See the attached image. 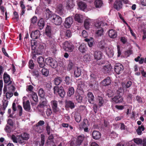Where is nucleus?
<instances>
[{
    "label": "nucleus",
    "instance_id": "1",
    "mask_svg": "<svg viewBox=\"0 0 146 146\" xmlns=\"http://www.w3.org/2000/svg\"><path fill=\"white\" fill-rule=\"evenodd\" d=\"M54 90L55 94L58 93L59 95L62 98L64 96L65 93L62 86L58 87L56 86H55L54 88Z\"/></svg>",
    "mask_w": 146,
    "mask_h": 146
},
{
    "label": "nucleus",
    "instance_id": "2",
    "mask_svg": "<svg viewBox=\"0 0 146 146\" xmlns=\"http://www.w3.org/2000/svg\"><path fill=\"white\" fill-rule=\"evenodd\" d=\"M11 138L14 143H18L21 144L25 143V141L21 135H17L15 136L14 135H12Z\"/></svg>",
    "mask_w": 146,
    "mask_h": 146
},
{
    "label": "nucleus",
    "instance_id": "3",
    "mask_svg": "<svg viewBox=\"0 0 146 146\" xmlns=\"http://www.w3.org/2000/svg\"><path fill=\"white\" fill-rule=\"evenodd\" d=\"M51 20L53 23L56 25H60L62 22V18L56 15H54L51 16Z\"/></svg>",
    "mask_w": 146,
    "mask_h": 146
},
{
    "label": "nucleus",
    "instance_id": "4",
    "mask_svg": "<svg viewBox=\"0 0 146 146\" xmlns=\"http://www.w3.org/2000/svg\"><path fill=\"white\" fill-rule=\"evenodd\" d=\"M46 62L47 65H49L52 68H55L57 66V63L56 61L50 58H46Z\"/></svg>",
    "mask_w": 146,
    "mask_h": 146
},
{
    "label": "nucleus",
    "instance_id": "5",
    "mask_svg": "<svg viewBox=\"0 0 146 146\" xmlns=\"http://www.w3.org/2000/svg\"><path fill=\"white\" fill-rule=\"evenodd\" d=\"M63 45V48L66 51L71 52L74 48V46L67 41L64 42Z\"/></svg>",
    "mask_w": 146,
    "mask_h": 146
},
{
    "label": "nucleus",
    "instance_id": "6",
    "mask_svg": "<svg viewBox=\"0 0 146 146\" xmlns=\"http://www.w3.org/2000/svg\"><path fill=\"white\" fill-rule=\"evenodd\" d=\"M123 70V66L120 63L116 64L114 67L115 72L118 74L121 73Z\"/></svg>",
    "mask_w": 146,
    "mask_h": 146
},
{
    "label": "nucleus",
    "instance_id": "7",
    "mask_svg": "<svg viewBox=\"0 0 146 146\" xmlns=\"http://www.w3.org/2000/svg\"><path fill=\"white\" fill-rule=\"evenodd\" d=\"M50 103L53 111L55 113L58 111L59 109L58 106V102L55 100H53L51 101Z\"/></svg>",
    "mask_w": 146,
    "mask_h": 146
},
{
    "label": "nucleus",
    "instance_id": "8",
    "mask_svg": "<svg viewBox=\"0 0 146 146\" xmlns=\"http://www.w3.org/2000/svg\"><path fill=\"white\" fill-rule=\"evenodd\" d=\"M37 61L38 64L39 68H38L39 70L42 68H43L45 66L44 60L43 58L41 56H40L38 57L37 59Z\"/></svg>",
    "mask_w": 146,
    "mask_h": 146
},
{
    "label": "nucleus",
    "instance_id": "9",
    "mask_svg": "<svg viewBox=\"0 0 146 146\" xmlns=\"http://www.w3.org/2000/svg\"><path fill=\"white\" fill-rule=\"evenodd\" d=\"M73 22V19L71 17L66 18L64 24L65 27L67 28H69Z\"/></svg>",
    "mask_w": 146,
    "mask_h": 146
},
{
    "label": "nucleus",
    "instance_id": "10",
    "mask_svg": "<svg viewBox=\"0 0 146 146\" xmlns=\"http://www.w3.org/2000/svg\"><path fill=\"white\" fill-rule=\"evenodd\" d=\"M114 8L117 11L122 8V4L120 1H116L114 3Z\"/></svg>",
    "mask_w": 146,
    "mask_h": 146
},
{
    "label": "nucleus",
    "instance_id": "11",
    "mask_svg": "<svg viewBox=\"0 0 146 146\" xmlns=\"http://www.w3.org/2000/svg\"><path fill=\"white\" fill-rule=\"evenodd\" d=\"M66 3V7L68 9H70L73 8L75 6L72 0H66L65 1Z\"/></svg>",
    "mask_w": 146,
    "mask_h": 146
},
{
    "label": "nucleus",
    "instance_id": "12",
    "mask_svg": "<svg viewBox=\"0 0 146 146\" xmlns=\"http://www.w3.org/2000/svg\"><path fill=\"white\" fill-rule=\"evenodd\" d=\"M40 35L39 31L38 30H36L31 33V36L33 39H36L39 37Z\"/></svg>",
    "mask_w": 146,
    "mask_h": 146
},
{
    "label": "nucleus",
    "instance_id": "13",
    "mask_svg": "<svg viewBox=\"0 0 146 146\" xmlns=\"http://www.w3.org/2000/svg\"><path fill=\"white\" fill-rule=\"evenodd\" d=\"M47 101L45 98H41V101L38 106L40 108H43L46 106Z\"/></svg>",
    "mask_w": 146,
    "mask_h": 146
},
{
    "label": "nucleus",
    "instance_id": "14",
    "mask_svg": "<svg viewBox=\"0 0 146 146\" xmlns=\"http://www.w3.org/2000/svg\"><path fill=\"white\" fill-rule=\"evenodd\" d=\"M3 79L4 82L5 83H8L9 82V84H12V82L10 81V77L9 76L7 73H5L3 75Z\"/></svg>",
    "mask_w": 146,
    "mask_h": 146
},
{
    "label": "nucleus",
    "instance_id": "15",
    "mask_svg": "<svg viewBox=\"0 0 146 146\" xmlns=\"http://www.w3.org/2000/svg\"><path fill=\"white\" fill-rule=\"evenodd\" d=\"M94 55L95 59L97 60H100L102 56L101 52L99 51L95 52Z\"/></svg>",
    "mask_w": 146,
    "mask_h": 146
},
{
    "label": "nucleus",
    "instance_id": "16",
    "mask_svg": "<svg viewBox=\"0 0 146 146\" xmlns=\"http://www.w3.org/2000/svg\"><path fill=\"white\" fill-rule=\"evenodd\" d=\"M111 67L110 64L105 65L103 67L102 71L104 73H108L111 70Z\"/></svg>",
    "mask_w": 146,
    "mask_h": 146
},
{
    "label": "nucleus",
    "instance_id": "17",
    "mask_svg": "<svg viewBox=\"0 0 146 146\" xmlns=\"http://www.w3.org/2000/svg\"><path fill=\"white\" fill-rule=\"evenodd\" d=\"M23 104L24 109L26 111H29L31 107L29 101L27 100L25 103L23 102Z\"/></svg>",
    "mask_w": 146,
    "mask_h": 146
},
{
    "label": "nucleus",
    "instance_id": "18",
    "mask_svg": "<svg viewBox=\"0 0 146 146\" xmlns=\"http://www.w3.org/2000/svg\"><path fill=\"white\" fill-rule=\"evenodd\" d=\"M117 33L116 31L113 29H111L109 31V35L112 38H115L117 36Z\"/></svg>",
    "mask_w": 146,
    "mask_h": 146
},
{
    "label": "nucleus",
    "instance_id": "19",
    "mask_svg": "<svg viewBox=\"0 0 146 146\" xmlns=\"http://www.w3.org/2000/svg\"><path fill=\"white\" fill-rule=\"evenodd\" d=\"M93 138L95 139H99L101 137V134L98 131H94L92 133Z\"/></svg>",
    "mask_w": 146,
    "mask_h": 146
},
{
    "label": "nucleus",
    "instance_id": "20",
    "mask_svg": "<svg viewBox=\"0 0 146 146\" xmlns=\"http://www.w3.org/2000/svg\"><path fill=\"white\" fill-rule=\"evenodd\" d=\"M88 101L90 104H94V97L92 93L89 92L88 94Z\"/></svg>",
    "mask_w": 146,
    "mask_h": 146
},
{
    "label": "nucleus",
    "instance_id": "21",
    "mask_svg": "<svg viewBox=\"0 0 146 146\" xmlns=\"http://www.w3.org/2000/svg\"><path fill=\"white\" fill-rule=\"evenodd\" d=\"M112 100L116 103H120L122 102L123 99L122 97L119 96H117L114 97Z\"/></svg>",
    "mask_w": 146,
    "mask_h": 146
},
{
    "label": "nucleus",
    "instance_id": "22",
    "mask_svg": "<svg viewBox=\"0 0 146 146\" xmlns=\"http://www.w3.org/2000/svg\"><path fill=\"white\" fill-rule=\"evenodd\" d=\"M132 84V82L130 81H128L125 83L124 82H122L121 86L123 89H125L130 87Z\"/></svg>",
    "mask_w": 146,
    "mask_h": 146
},
{
    "label": "nucleus",
    "instance_id": "23",
    "mask_svg": "<svg viewBox=\"0 0 146 146\" xmlns=\"http://www.w3.org/2000/svg\"><path fill=\"white\" fill-rule=\"evenodd\" d=\"M81 71L80 68L78 67H75L74 75L75 77H78L81 75Z\"/></svg>",
    "mask_w": 146,
    "mask_h": 146
},
{
    "label": "nucleus",
    "instance_id": "24",
    "mask_svg": "<svg viewBox=\"0 0 146 146\" xmlns=\"http://www.w3.org/2000/svg\"><path fill=\"white\" fill-rule=\"evenodd\" d=\"M80 51L82 53H85L87 50V47L84 43H82L79 48Z\"/></svg>",
    "mask_w": 146,
    "mask_h": 146
},
{
    "label": "nucleus",
    "instance_id": "25",
    "mask_svg": "<svg viewBox=\"0 0 146 146\" xmlns=\"http://www.w3.org/2000/svg\"><path fill=\"white\" fill-rule=\"evenodd\" d=\"M84 138L83 135H79L78 136L76 142V145H80L82 143Z\"/></svg>",
    "mask_w": 146,
    "mask_h": 146
},
{
    "label": "nucleus",
    "instance_id": "26",
    "mask_svg": "<svg viewBox=\"0 0 146 146\" xmlns=\"http://www.w3.org/2000/svg\"><path fill=\"white\" fill-rule=\"evenodd\" d=\"M106 24L103 23L102 21L98 20H97L95 24V27L97 28H100L103 26H104Z\"/></svg>",
    "mask_w": 146,
    "mask_h": 146
},
{
    "label": "nucleus",
    "instance_id": "27",
    "mask_svg": "<svg viewBox=\"0 0 146 146\" xmlns=\"http://www.w3.org/2000/svg\"><path fill=\"white\" fill-rule=\"evenodd\" d=\"M91 20L90 19H86L84 21V26L86 29H88L90 27Z\"/></svg>",
    "mask_w": 146,
    "mask_h": 146
},
{
    "label": "nucleus",
    "instance_id": "28",
    "mask_svg": "<svg viewBox=\"0 0 146 146\" xmlns=\"http://www.w3.org/2000/svg\"><path fill=\"white\" fill-rule=\"evenodd\" d=\"M74 18L76 21L81 23L82 22L83 16L81 15L77 14L75 15Z\"/></svg>",
    "mask_w": 146,
    "mask_h": 146
},
{
    "label": "nucleus",
    "instance_id": "29",
    "mask_svg": "<svg viewBox=\"0 0 146 146\" xmlns=\"http://www.w3.org/2000/svg\"><path fill=\"white\" fill-rule=\"evenodd\" d=\"M105 52L109 57H111L113 55V52L112 50L109 47L106 48Z\"/></svg>",
    "mask_w": 146,
    "mask_h": 146
},
{
    "label": "nucleus",
    "instance_id": "30",
    "mask_svg": "<svg viewBox=\"0 0 146 146\" xmlns=\"http://www.w3.org/2000/svg\"><path fill=\"white\" fill-rule=\"evenodd\" d=\"M89 123H88V120L87 119H84V120L83 123L80 125V128L81 129H82L88 127L89 125Z\"/></svg>",
    "mask_w": 146,
    "mask_h": 146
},
{
    "label": "nucleus",
    "instance_id": "31",
    "mask_svg": "<svg viewBox=\"0 0 146 146\" xmlns=\"http://www.w3.org/2000/svg\"><path fill=\"white\" fill-rule=\"evenodd\" d=\"M38 25L40 29H42L44 25V19L41 18L40 19L38 22Z\"/></svg>",
    "mask_w": 146,
    "mask_h": 146
},
{
    "label": "nucleus",
    "instance_id": "32",
    "mask_svg": "<svg viewBox=\"0 0 146 146\" xmlns=\"http://www.w3.org/2000/svg\"><path fill=\"white\" fill-rule=\"evenodd\" d=\"M111 83V80L109 77H108L106 79L104 80L102 82L103 85L105 86L109 85Z\"/></svg>",
    "mask_w": 146,
    "mask_h": 146
},
{
    "label": "nucleus",
    "instance_id": "33",
    "mask_svg": "<svg viewBox=\"0 0 146 146\" xmlns=\"http://www.w3.org/2000/svg\"><path fill=\"white\" fill-rule=\"evenodd\" d=\"M31 44L32 50H34V52H35V50L36 49L37 45V41L34 40H32L31 41Z\"/></svg>",
    "mask_w": 146,
    "mask_h": 146
},
{
    "label": "nucleus",
    "instance_id": "34",
    "mask_svg": "<svg viewBox=\"0 0 146 146\" xmlns=\"http://www.w3.org/2000/svg\"><path fill=\"white\" fill-rule=\"evenodd\" d=\"M94 5L96 8H100L103 5V3L101 0H95Z\"/></svg>",
    "mask_w": 146,
    "mask_h": 146
},
{
    "label": "nucleus",
    "instance_id": "35",
    "mask_svg": "<svg viewBox=\"0 0 146 146\" xmlns=\"http://www.w3.org/2000/svg\"><path fill=\"white\" fill-rule=\"evenodd\" d=\"M66 105L67 107L70 108L71 109H73L75 107V105L74 103L71 101H66Z\"/></svg>",
    "mask_w": 146,
    "mask_h": 146
},
{
    "label": "nucleus",
    "instance_id": "36",
    "mask_svg": "<svg viewBox=\"0 0 146 146\" xmlns=\"http://www.w3.org/2000/svg\"><path fill=\"white\" fill-rule=\"evenodd\" d=\"M78 5L79 8L82 10H84L86 7V3L82 1L78 3Z\"/></svg>",
    "mask_w": 146,
    "mask_h": 146
},
{
    "label": "nucleus",
    "instance_id": "37",
    "mask_svg": "<svg viewBox=\"0 0 146 146\" xmlns=\"http://www.w3.org/2000/svg\"><path fill=\"white\" fill-rule=\"evenodd\" d=\"M49 136L48 138V139L46 143L47 145H50V143L54 142V137L52 134L49 135Z\"/></svg>",
    "mask_w": 146,
    "mask_h": 146
},
{
    "label": "nucleus",
    "instance_id": "38",
    "mask_svg": "<svg viewBox=\"0 0 146 146\" xmlns=\"http://www.w3.org/2000/svg\"><path fill=\"white\" fill-rule=\"evenodd\" d=\"M62 81V78L59 77H57L54 80V83L56 85H59Z\"/></svg>",
    "mask_w": 146,
    "mask_h": 146
},
{
    "label": "nucleus",
    "instance_id": "39",
    "mask_svg": "<svg viewBox=\"0 0 146 146\" xmlns=\"http://www.w3.org/2000/svg\"><path fill=\"white\" fill-rule=\"evenodd\" d=\"M45 34L49 37H50L51 35V30L50 26H47L46 29Z\"/></svg>",
    "mask_w": 146,
    "mask_h": 146
},
{
    "label": "nucleus",
    "instance_id": "40",
    "mask_svg": "<svg viewBox=\"0 0 146 146\" xmlns=\"http://www.w3.org/2000/svg\"><path fill=\"white\" fill-rule=\"evenodd\" d=\"M32 98L36 103H37L38 101V97L37 94L34 92H32L31 94Z\"/></svg>",
    "mask_w": 146,
    "mask_h": 146
},
{
    "label": "nucleus",
    "instance_id": "41",
    "mask_svg": "<svg viewBox=\"0 0 146 146\" xmlns=\"http://www.w3.org/2000/svg\"><path fill=\"white\" fill-rule=\"evenodd\" d=\"M98 85V83L95 81H94L93 82H91L89 84V86L94 89H97Z\"/></svg>",
    "mask_w": 146,
    "mask_h": 146
},
{
    "label": "nucleus",
    "instance_id": "42",
    "mask_svg": "<svg viewBox=\"0 0 146 146\" xmlns=\"http://www.w3.org/2000/svg\"><path fill=\"white\" fill-rule=\"evenodd\" d=\"M145 129V128L143 125H141L139 126L138 129L136 130V132L137 134L140 135L141 134L142 131H143Z\"/></svg>",
    "mask_w": 146,
    "mask_h": 146
},
{
    "label": "nucleus",
    "instance_id": "43",
    "mask_svg": "<svg viewBox=\"0 0 146 146\" xmlns=\"http://www.w3.org/2000/svg\"><path fill=\"white\" fill-rule=\"evenodd\" d=\"M38 95L40 96L41 98H44L45 94V93L43 89L41 88L40 89L38 92Z\"/></svg>",
    "mask_w": 146,
    "mask_h": 146
},
{
    "label": "nucleus",
    "instance_id": "44",
    "mask_svg": "<svg viewBox=\"0 0 146 146\" xmlns=\"http://www.w3.org/2000/svg\"><path fill=\"white\" fill-rule=\"evenodd\" d=\"M91 60L90 56L88 54L85 55L83 57V60L86 62H88Z\"/></svg>",
    "mask_w": 146,
    "mask_h": 146
},
{
    "label": "nucleus",
    "instance_id": "45",
    "mask_svg": "<svg viewBox=\"0 0 146 146\" xmlns=\"http://www.w3.org/2000/svg\"><path fill=\"white\" fill-rule=\"evenodd\" d=\"M75 119L76 121L77 122H79L81 120V116L80 114L78 113H76L74 115Z\"/></svg>",
    "mask_w": 146,
    "mask_h": 146
},
{
    "label": "nucleus",
    "instance_id": "46",
    "mask_svg": "<svg viewBox=\"0 0 146 146\" xmlns=\"http://www.w3.org/2000/svg\"><path fill=\"white\" fill-rule=\"evenodd\" d=\"M105 45L104 40H102L98 42V46L100 48L103 49L104 48Z\"/></svg>",
    "mask_w": 146,
    "mask_h": 146
},
{
    "label": "nucleus",
    "instance_id": "47",
    "mask_svg": "<svg viewBox=\"0 0 146 146\" xmlns=\"http://www.w3.org/2000/svg\"><path fill=\"white\" fill-rule=\"evenodd\" d=\"M42 68V69H41V70L42 75L46 76H47L49 74V72L48 70L45 68L44 67Z\"/></svg>",
    "mask_w": 146,
    "mask_h": 146
},
{
    "label": "nucleus",
    "instance_id": "48",
    "mask_svg": "<svg viewBox=\"0 0 146 146\" xmlns=\"http://www.w3.org/2000/svg\"><path fill=\"white\" fill-rule=\"evenodd\" d=\"M47 42L50 47L55 45L54 40L52 38H49L47 41Z\"/></svg>",
    "mask_w": 146,
    "mask_h": 146
},
{
    "label": "nucleus",
    "instance_id": "49",
    "mask_svg": "<svg viewBox=\"0 0 146 146\" xmlns=\"http://www.w3.org/2000/svg\"><path fill=\"white\" fill-rule=\"evenodd\" d=\"M45 15L47 18L48 19L50 17L51 19V17L52 16V13L48 9H46V10Z\"/></svg>",
    "mask_w": 146,
    "mask_h": 146
},
{
    "label": "nucleus",
    "instance_id": "50",
    "mask_svg": "<svg viewBox=\"0 0 146 146\" xmlns=\"http://www.w3.org/2000/svg\"><path fill=\"white\" fill-rule=\"evenodd\" d=\"M97 99L98 101L99 106L100 107L102 106L104 103V101L103 98L101 97L98 96Z\"/></svg>",
    "mask_w": 146,
    "mask_h": 146
},
{
    "label": "nucleus",
    "instance_id": "51",
    "mask_svg": "<svg viewBox=\"0 0 146 146\" xmlns=\"http://www.w3.org/2000/svg\"><path fill=\"white\" fill-rule=\"evenodd\" d=\"M74 93V90L73 87L69 88L68 92L67 93V95L69 97H70Z\"/></svg>",
    "mask_w": 146,
    "mask_h": 146
},
{
    "label": "nucleus",
    "instance_id": "52",
    "mask_svg": "<svg viewBox=\"0 0 146 146\" xmlns=\"http://www.w3.org/2000/svg\"><path fill=\"white\" fill-rule=\"evenodd\" d=\"M103 30L102 28L97 30L96 32V36H101L103 35Z\"/></svg>",
    "mask_w": 146,
    "mask_h": 146
},
{
    "label": "nucleus",
    "instance_id": "53",
    "mask_svg": "<svg viewBox=\"0 0 146 146\" xmlns=\"http://www.w3.org/2000/svg\"><path fill=\"white\" fill-rule=\"evenodd\" d=\"M57 12L59 14H61L63 12L62 5L61 4L59 5L57 9Z\"/></svg>",
    "mask_w": 146,
    "mask_h": 146
},
{
    "label": "nucleus",
    "instance_id": "54",
    "mask_svg": "<svg viewBox=\"0 0 146 146\" xmlns=\"http://www.w3.org/2000/svg\"><path fill=\"white\" fill-rule=\"evenodd\" d=\"M91 39H89L88 38H86L85 39V41L88 42V44L90 47H92L93 45V40L92 38H91Z\"/></svg>",
    "mask_w": 146,
    "mask_h": 146
},
{
    "label": "nucleus",
    "instance_id": "55",
    "mask_svg": "<svg viewBox=\"0 0 146 146\" xmlns=\"http://www.w3.org/2000/svg\"><path fill=\"white\" fill-rule=\"evenodd\" d=\"M82 99V97L79 94H76V99L78 103L81 102Z\"/></svg>",
    "mask_w": 146,
    "mask_h": 146
},
{
    "label": "nucleus",
    "instance_id": "56",
    "mask_svg": "<svg viewBox=\"0 0 146 146\" xmlns=\"http://www.w3.org/2000/svg\"><path fill=\"white\" fill-rule=\"evenodd\" d=\"M74 65L71 60H69L68 65V69L69 70H71L74 67Z\"/></svg>",
    "mask_w": 146,
    "mask_h": 146
},
{
    "label": "nucleus",
    "instance_id": "57",
    "mask_svg": "<svg viewBox=\"0 0 146 146\" xmlns=\"http://www.w3.org/2000/svg\"><path fill=\"white\" fill-rule=\"evenodd\" d=\"M134 142L137 144H141L142 143V140L139 138H134L133 139Z\"/></svg>",
    "mask_w": 146,
    "mask_h": 146
},
{
    "label": "nucleus",
    "instance_id": "58",
    "mask_svg": "<svg viewBox=\"0 0 146 146\" xmlns=\"http://www.w3.org/2000/svg\"><path fill=\"white\" fill-rule=\"evenodd\" d=\"M45 141V136L44 135H41V140L40 144L39 146H43Z\"/></svg>",
    "mask_w": 146,
    "mask_h": 146
},
{
    "label": "nucleus",
    "instance_id": "59",
    "mask_svg": "<svg viewBox=\"0 0 146 146\" xmlns=\"http://www.w3.org/2000/svg\"><path fill=\"white\" fill-rule=\"evenodd\" d=\"M65 35L67 38L70 37L72 35L71 33L69 30H67L64 32Z\"/></svg>",
    "mask_w": 146,
    "mask_h": 146
},
{
    "label": "nucleus",
    "instance_id": "60",
    "mask_svg": "<svg viewBox=\"0 0 146 146\" xmlns=\"http://www.w3.org/2000/svg\"><path fill=\"white\" fill-rule=\"evenodd\" d=\"M33 87L31 85H29L27 86V88L26 90L27 91H29L31 93H32L33 89Z\"/></svg>",
    "mask_w": 146,
    "mask_h": 146
},
{
    "label": "nucleus",
    "instance_id": "61",
    "mask_svg": "<svg viewBox=\"0 0 146 146\" xmlns=\"http://www.w3.org/2000/svg\"><path fill=\"white\" fill-rule=\"evenodd\" d=\"M13 93L9 91L6 93V97L7 99H9L13 95Z\"/></svg>",
    "mask_w": 146,
    "mask_h": 146
},
{
    "label": "nucleus",
    "instance_id": "62",
    "mask_svg": "<svg viewBox=\"0 0 146 146\" xmlns=\"http://www.w3.org/2000/svg\"><path fill=\"white\" fill-rule=\"evenodd\" d=\"M21 135L25 141L28 140L29 138V135L27 133H25L23 135Z\"/></svg>",
    "mask_w": 146,
    "mask_h": 146
},
{
    "label": "nucleus",
    "instance_id": "63",
    "mask_svg": "<svg viewBox=\"0 0 146 146\" xmlns=\"http://www.w3.org/2000/svg\"><path fill=\"white\" fill-rule=\"evenodd\" d=\"M51 50L54 53H56V52L57 51L56 46L55 45H54L50 47Z\"/></svg>",
    "mask_w": 146,
    "mask_h": 146
},
{
    "label": "nucleus",
    "instance_id": "64",
    "mask_svg": "<svg viewBox=\"0 0 146 146\" xmlns=\"http://www.w3.org/2000/svg\"><path fill=\"white\" fill-rule=\"evenodd\" d=\"M37 21V18L35 16H34L31 19V23L33 24L35 23Z\"/></svg>",
    "mask_w": 146,
    "mask_h": 146
}]
</instances>
